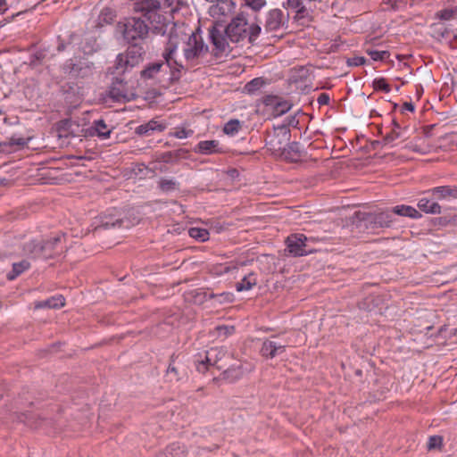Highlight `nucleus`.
Instances as JSON below:
<instances>
[{
  "label": "nucleus",
  "mask_w": 457,
  "mask_h": 457,
  "mask_svg": "<svg viewBox=\"0 0 457 457\" xmlns=\"http://www.w3.org/2000/svg\"><path fill=\"white\" fill-rule=\"evenodd\" d=\"M257 23H248L246 16L241 12L233 18L226 27L225 33L232 43H241L247 40L253 44L261 33Z\"/></svg>",
  "instance_id": "nucleus-1"
},
{
  "label": "nucleus",
  "mask_w": 457,
  "mask_h": 457,
  "mask_svg": "<svg viewBox=\"0 0 457 457\" xmlns=\"http://www.w3.org/2000/svg\"><path fill=\"white\" fill-rule=\"evenodd\" d=\"M290 137V129L287 125L275 127L267 135L266 146L274 156L278 157L280 154H283V150L285 151Z\"/></svg>",
  "instance_id": "nucleus-2"
},
{
  "label": "nucleus",
  "mask_w": 457,
  "mask_h": 457,
  "mask_svg": "<svg viewBox=\"0 0 457 457\" xmlns=\"http://www.w3.org/2000/svg\"><path fill=\"white\" fill-rule=\"evenodd\" d=\"M94 70V63L84 57L71 58L62 66L63 72L73 79L90 77Z\"/></svg>",
  "instance_id": "nucleus-3"
},
{
  "label": "nucleus",
  "mask_w": 457,
  "mask_h": 457,
  "mask_svg": "<svg viewBox=\"0 0 457 457\" xmlns=\"http://www.w3.org/2000/svg\"><path fill=\"white\" fill-rule=\"evenodd\" d=\"M178 44L179 37L177 35L170 36L162 54V56L165 59L166 66L169 67L171 71L170 78V81L179 80L180 78V71L184 68L183 65L179 63L175 58Z\"/></svg>",
  "instance_id": "nucleus-4"
},
{
  "label": "nucleus",
  "mask_w": 457,
  "mask_h": 457,
  "mask_svg": "<svg viewBox=\"0 0 457 457\" xmlns=\"http://www.w3.org/2000/svg\"><path fill=\"white\" fill-rule=\"evenodd\" d=\"M183 51L185 59L187 62H195L206 55L208 46L204 45L200 34L193 32L188 37Z\"/></svg>",
  "instance_id": "nucleus-5"
},
{
  "label": "nucleus",
  "mask_w": 457,
  "mask_h": 457,
  "mask_svg": "<svg viewBox=\"0 0 457 457\" xmlns=\"http://www.w3.org/2000/svg\"><path fill=\"white\" fill-rule=\"evenodd\" d=\"M149 28L139 18H129L123 24V37L129 43L144 39L148 34Z\"/></svg>",
  "instance_id": "nucleus-6"
},
{
  "label": "nucleus",
  "mask_w": 457,
  "mask_h": 457,
  "mask_svg": "<svg viewBox=\"0 0 457 457\" xmlns=\"http://www.w3.org/2000/svg\"><path fill=\"white\" fill-rule=\"evenodd\" d=\"M264 111L267 114L272 117H278L287 112L292 104L277 96H267L263 98Z\"/></svg>",
  "instance_id": "nucleus-7"
},
{
  "label": "nucleus",
  "mask_w": 457,
  "mask_h": 457,
  "mask_svg": "<svg viewBox=\"0 0 457 457\" xmlns=\"http://www.w3.org/2000/svg\"><path fill=\"white\" fill-rule=\"evenodd\" d=\"M142 49L135 44L125 54H120L115 62L118 72H123L128 67H133L141 60Z\"/></svg>",
  "instance_id": "nucleus-8"
},
{
  "label": "nucleus",
  "mask_w": 457,
  "mask_h": 457,
  "mask_svg": "<svg viewBox=\"0 0 457 457\" xmlns=\"http://www.w3.org/2000/svg\"><path fill=\"white\" fill-rule=\"evenodd\" d=\"M226 351L222 347H213L206 352L205 359L197 361L196 369L199 372L204 373L209 366H216L218 370H222L221 360L225 357Z\"/></svg>",
  "instance_id": "nucleus-9"
},
{
  "label": "nucleus",
  "mask_w": 457,
  "mask_h": 457,
  "mask_svg": "<svg viewBox=\"0 0 457 457\" xmlns=\"http://www.w3.org/2000/svg\"><path fill=\"white\" fill-rule=\"evenodd\" d=\"M287 346V343H281L278 341L277 336H271L270 338L263 341L260 353L262 356L265 358L273 359L285 353Z\"/></svg>",
  "instance_id": "nucleus-10"
},
{
  "label": "nucleus",
  "mask_w": 457,
  "mask_h": 457,
  "mask_svg": "<svg viewBox=\"0 0 457 457\" xmlns=\"http://www.w3.org/2000/svg\"><path fill=\"white\" fill-rule=\"evenodd\" d=\"M235 9L236 4L232 0H219L210 7L209 13L212 18L222 21L232 15Z\"/></svg>",
  "instance_id": "nucleus-11"
},
{
  "label": "nucleus",
  "mask_w": 457,
  "mask_h": 457,
  "mask_svg": "<svg viewBox=\"0 0 457 457\" xmlns=\"http://www.w3.org/2000/svg\"><path fill=\"white\" fill-rule=\"evenodd\" d=\"M307 237L303 234L291 235L287 239L289 253L294 256H303L312 251L307 248Z\"/></svg>",
  "instance_id": "nucleus-12"
},
{
  "label": "nucleus",
  "mask_w": 457,
  "mask_h": 457,
  "mask_svg": "<svg viewBox=\"0 0 457 457\" xmlns=\"http://www.w3.org/2000/svg\"><path fill=\"white\" fill-rule=\"evenodd\" d=\"M109 96L115 102H129L135 98V94L128 89L122 80L119 79L112 82Z\"/></svg>",
  "instance_id": "nucleus-13"
},
{
  "label": "nucleus",
  "mask_w": 457,
  "mask_h": 457,
  "mask_svg": "<svg viewBox=\"0 0 457 457\" xmlns=\"http://www.w3.org/2000/svg\"><path fill=\"white\" fill-rule=\"evenodd\" d=\"M160 11L161 10H152L151 8L144 6L137 12H141L144 17H145L147 21H150L154 30H155L157 33H164V28L166 26L167 20L162 14L159 13Z\"/></svg>",
  "instance_id": "nucleus-14"
},
{
  "label": "nucleus",
  "mask_w": 457,
  "mask_h": 457,
  "mask_svg": "<svg viewBox=\"0 0 457 457\" xmlns=\"http://www.w3.org/2000/svg\"><path fill=\"white\" fill-rule=\"evenodd\" d=\"M193 296L195 297V302L198 303H202L204 301L210 299H215L220 304L231 303L234 299V295L231 293H221V294H207L205 292L201 291H193L191 292Z\"/></svg>",
  "instance_id": "nucleus-15"
},
{
  "label": "nucleus",
  "mask_w": 457,
  "mask_h": 457,
  "mask_svg": "<svg viewBox=\"0 0 457 457\" xmlns=\"http://www.w3.org/2000/svg\"><path fill=\"white\" fill-rule=\"evenodd\" d=\"M284 13L280 9L270 10L266 17L265 29L275 31L284 25Z\"/></svg>",
  "instance_id": "nucleus-16"
},
{
  "label": "nucleus",
  "mask_w": 457,
  "mask_h": 457,
  "mask_svg": "<svg viewBox=\"0 0 457 457\" xmlns=\"http://www.w3.org/2000/svg\"><path fill=\"white\" fill-rule=\"evenodd\" d=\"M210 37L212 39V42L213 46H215V49L217 53H215V55H218L219 54H223L228 51V37L227 35H223L220 30L213 28L210 31Z\"/></svg>",
  "instance_id": "nucleus-17"
},
{
  "label": "nucleus",
  "mask_w": 457,
  "mask_h": 457,
  "mask_svg": "<svg viewBox=\"0 0 457 457\" xmlns=\"http://www.w3.org/2000/svg\"><path fill=\"white\" fill-rule=\"evenodd\" d=\"M62 237V235H57L47 240L41 241L43 258L53 257L57 253L58 245L61 244Z\"/></svg>",
  "instance_id": "nucleus-18"
},
{
  "label": "nucleus",
  "mask_w": 457,
  "mask_h": 457,
  "mask_svg": "<svg viewBox=\"0 0 457 457\" xmlns=\"http://www.w3.org/2000/svg\"><path fill=\"white\" fill-rule=\"evenodd\" d=\"M368 220L374 224L376 228L390 227L393 222V214L386 212L368 214Z\"/></svg>",
  "instance_id": "nucleus-19"
},
{
  "label": "nucleus",
  "mask_w": 457,
  "mask_h": 457,
  "mask_svg": "<svg viewBox=\"0 0 457 457\" xmlns=\"http://www.w3.org/2000/svg\"><path fill=\"white\" fill-rule=\"evenodd\" d=\"M278 157L286 161L295 162L300 157L299 144L288 142L285 151L283 150V154H280Z\"/></svg>",
  "instance_id": "nucleus-20"
},
{
  "label": "nucleus",
  "mask_w": 457,
  "mask_h": 457,
  "mask_svg": "<svg viewBox=\"0 0 457 457\" xmlns=\"http://www.w3.org/2000/svg\"><path fill=\"white\" fill-rule=\"evenodd\" d=\"M122 220L115 218L113 215H104L99 217V223L95 227V230L100 228L108 229L112 228H120L121 226Z\"/></svg>",
  "instance_id": "nucleus-21"
},
{
  "label": "nucleus",
  "mask_w": 457,
  "mask_h": 457,
  "mask_svg": "<svg viewBox=\"0 0 457 457\" xmlns=\"http://www.w3.org/2000/svg\"><path fill=\"white\" fill-rule=\"evenodd\" d=\"M165 129V125L157 120H152L147 123L142 124L136 129V133L140 136L149 135L151 131L158 130L162 131Z\"/></svg>",
  "instance_id": "nucleus-22"
},
{
  "label": "nucleus",
  "mask_w": 457,
  "mask_h": 457,
  "mask_svg": "<svg viewBox=\"0 0 457 457\" xmlns=\"http://www.w3.org/2000/svg\"><path fill=\"white\" fill-rule=\"evenodd\" d=\"M26 255L31 258H43V250L41 241L31 240L27 242L23 246Z\"/></svg>",
  "instance_id": "nucleus-23"
},
{
  "label": "nucleus",
  "mask_w": 457,
  "mask_h": 457,
  "mask_svg": "<svg viewBox=\"0 0 457 457\" xmlns=\"http://www.w3.org/2000/svg\"><path fill=\"white\" fill-rule=\"evenodd\" d=\"M156 7L150 6L152 10H162L165 13L173 14L179 10V3L176 0H154Z\"/></svg>",
  "instance_id": "nucleus-24"
},
{
  "label": "nucleus",
  "mask_w": 457,
  "mask_h": 457,
  "mask_svg": "<svg viewBox=\"0 0 457 457\" xmlns=\"http://www.w3.org/2000/svg\"><path fill=\"white\" fill-rule=\"evenodd\" d=\"M196 151L202 154H215V153H220V150L219 148V141H217V140L200 141L197 145Z\"/></svg>",
  "instance_id": "nucleus-25"
},
{
  "label": "nucleus",
  "mask_w": 457,
  "mask_h": 457,
  "mask_svg": "<svg viewBox=\"0 0 457 457\" xmlns=\"http://www.w3.org/2000/svg\"><path fill=\"white\" fill-rule=\"evenodd\" d=\"M65 304V299L62 295L53 296L46 301H41L36 303L35 307L38 308H50L58 309Z\"/></svg>",
  "instance_id": "nucleus-26"
},
{
  "label": "nucleus",
  "mask_w": 457,
  "mask_h": 457,
  "mask_svg": "<svg viewBox=\"0 0 457 457\" xmlns=\"http://www.w3.org/2000/svg\"><path fill=\"white\" fill-rule=\"evenodd\" d=\"M257 284V278L255 274L249 273L244 276V278L236 284V289L238 292L248 291L252 289Z\"/></svg>",
  "instance_id": "nucleus-27"
},
{
  "label": "nucleus",
  "mask_w": 457,
  "mask_h": 457,
  "mask_svg": "<svg viewBox=\"0 0 457 457\" xmlns=\"http://www.w3.org/2000/svg\"><path fill=\"white\" fill-rule=\"evenodd\" d=\"M418 207L426 213L439 214L441 212V206L427 198H421L418 203Z\"/></svg>",
  "instance_id": "nucleus-28"
},
{
  "label": "nucleus",
  "mask_w": 457,
  "mask_h": 457,
  "mask_svg": "<svg viewBox=\"0 0 457 457\" xmlns=\"http://www.w3.org/2000/svg\"><path fill=\"white\" fill-rule=\"evenodd\" d=\"M392 212L400 216L418 219L421 214L413 207L409 205H397L392 209Z\"/></svg>",
  "instance_id": "nucleus-29"
},
{
  "label": "nucleus",
  "mask_w": 457,
  "mask_h": 457,
  "mask_svg": "<svg viewBox=\"0 0 457 457\" xmlns=\"http://www.w3.org/2000/svg\"><path fill=\"white\" fill-rule=\"evenodd\" d=\"M95 133L102 138H108L112 132V129L102 119L95 120L92 126Z\"/></svg>",
  "instance_id": "nucleus-30"
},
{
  "label": "nucleus",
  "mask_w": 457,
  "mask_h": 457,
  "mask_svg": "<svg viewBox=\"0 0 457 457\" xmlns=\"http://www.w3.org/2000/svg\"><path fill=\"white\" fill-rule=\"evenodd\" d=\"M185 456H186L185 446L179 443L171 444L166 449L165 453L162 454V457H185Z\"/></svg>",
  "instance_id": "nucleus-31"
},
{
  "label": "nucleus",
  "mask_w": 457,
  "mask_h": 457,
  "mask_svg": "<svg viewBox=\"0 0 457 457\" xmlns=\"http://www.w3.org/2000/svg\"><path fill=\"white\" fill-rule=\"evenodd\" d=\"M29 267V262L25 260L13 263L12 271L7 274V278L9 280L15 279L19 275L27 270Z\"/></svg>",
  "instance_id": "nucleus-32"
},
{
  "label": "nucleus",
  "mask_w": 457,
  "mask_h": 457,
  "mask_svg": "<svg viewBox=\"0 0 457 457\" xmlns=\"http://www.w3.org/2000/svg\"><path fill=\"white\" fill-rule=\"evenodd\" d=\"M163 66L164 63L162 62H154L141 71V77L144 79H154Z\"/></svg>",
  "instance_id": "nucleus-33"
},
{
  "label": "nucleus",
  "mask_w": 457,
  "mask_h": 457,
  "mask_svg": "<svg viewBox=\"0 0 457 457\" xmlns=\"http://www.w3.org/2000/svg\"><path fill=\"white\" fill-rule=\"evenodd\" d=\"M393 129L383 137L385 145L393 143L395 139L400 138L402 136L401 127L396 120L392 121Z\"/></svg>",
  "instance_id": "nucleus-34"
},
{
  "label": "nucleus",
  "mask_w": 457,
  "mask_h": 457,
  "mask_svg": "<svg viewBox=\"0 0 457 457\" xmlns=\"http://www.w3.org/2000/svg\"><path fill=\"white\" fill-rule=\"evenodd\" d=\"M433 193L438 195V198H445L447 196H453L457 198V187H451L448 186H442L433 188Z\"/></svg>",
  "instance_id": "nucleus-35"
},
{
  "label": "nucleus",
  "mask_w": 457,
  "mask_h": 457,
  "mask_svg": "<svg viewBox=\"0 0 457 457\" xmlns=\"http://www.w3.org/2000/svg\"><path fill=\"white\" fill-rule=\"evenodd\" d=\"M188 235L199 242H205L209 239V231L201 228H190L187 231Z\"/></svg>",
  "instance_id": "nucleus-36"
},
{
  "label": "nucleus",
  "mask_w": 457,
  "mask_h": 457,
  "mask_svg": "<svg viewBox=\"0 0 457 457\" xmlns=\"http://www.w3.org/2000/svg\"><path fill=\"white\" fill-rule=\"evenodd\" d=\"M457 7L445 8L436 12V17L442 21H451L456 17Z\"/></svg>",
  "instance_id": "nucleus-37"
},
{
  "label": "nucleus",
  "mask_w": 457,
  "mask_h": 457,
  "mask_svg": "<svg viewBox=\"0 0 457 457\" xmlns=\"http://www.w3.org/2000/svg\"><path fill=\"white\" fill-rule=\"evenodd\" d=\"M240 128L241 125L238 120H230L225 124L223 131L225 134L232 136L237 133Z\"/></svg>",
  "instance_id": "nucleus-38"
},
{
  "label": "nucleus",
  "mask_w": 457,
  "mask_h": 457,
  "mask_svg": "<svg viewBox=\"0 0 457 457\" xmlns=\"http://www.w3.org/2000/svg\"><path fill=\"white\" fill-rule=\"evenodd\" d=\"M287 4L288 7L296 10V12L300 14L302 17L304 16L306 12V8L303 4V0H287Z\"/></svg>",
  "instance_id": "nucleus-39"
},
{
  "label": "nucleus",
  "mask_w": 457,
  "mask_h": 457,
  "mask_svg": "<svg viewBox=\"0 0 457 457\" xmlns=\"http://www.w3.org/2000/svg\"><path fill=\"white\" fill-rule=\"evenodd\" d=\"M263 84H264V82H263L262 79L256 78V79H252L250 82H248L245 86V89L248 93H254L256 90H258L260 87H262Z\"/></svg>",
  "instance_id": "nucleus-40"
},
{
  "label": "nucleus",
  "mask_w": 457,
  "mask_h": 457,
  "mask_svg": "<svg viewBox=\"0 0 457 457\" xmlns=\"http://www.w3.org/2000/svg\"><path fill=\"white\" fill-rule=\"evenodd\" d=\"M373 87L376 90H381L386 93L390 91V86L384 78L377 79L373 81Z\"/></svg>",
  "instance_id": "nucleus-41"
},
{
  "label": "nucleus",
  "mask_w": 457,
  "mask_h": 457,
  "mask_svg": "<svg viewBox=\"0 0 457 457\" xmlns=\"http://www.w3.org/2000/svg\"><path fill=\"white\" fill-rule=\"evenodd\" d=\"M367 53L374 61H382L389 56L386 51L368 50Z\"/></svg>",
  "instance_id": "nucleus-42"
},
{
  "label": "nucleus",
  "mask_w": 457,
  "mask_h": 457,
  "mask_svg": "<svg viewBox=\"0 0 457 457\" xmlns=\"http://www.w3.org/2000/svg\"><path fill=\"white\" fill-rule=\"evenodd\" d=\"M247 6L258 12L266 5V0H245Z\"/></svg>",
  "instance_id": "nucleus-43"
},
{
  "label": "nucleus",
  "mask_w": 457,
  "mask_h": 457,
  "mask_svg": "<svg viewBox=\"0 0 457 457\" xmlns=\"http://www.w3.org/2000/svg\"><path fill=\"white\" fill-rule=\"evenodd\" d=\"M167 376L170 378V380H179L180 378L179 377V370L178 368L173 364V362H170L168 370H167Z\"/></svg>",
  "instance_id": "nucleus-44"
},
{
  "label": "nucleus",
  "mask_w": 457,
  "mask_h": 457,
  "mask_svg": "<svg viewBox=\"0 0 457 457\" xmlns=\"http://www.w3.org/2000/svg\"><path fill=\"white\" fill-rule=\"evenodd\" d=\"M19 420L21 421V422H24L26 423L28 426L33 428H37L38 426L35 423L34 421V418L29 414H25V413H21L19 417H18Z\"/></svg>",
  "instance_id": "nucleus-45"
},
{
  "label": "nucleus",
  "mask_w": 457,
  "mask_h": 457,
  "mask_svg": "<svg viewBox=\"0 0 457 457\" xmlns=\"http://www.w3.org/2000/svg\"><path fill=\"white\" fill-rule=\"evenodd\" d=\"M442 444V438L440 436H430L428 444V448L429 450L436 449L439 447Z\"/></svg>",
  "instance_id": "nucleus-46"
},
{
  "label": "nucleus",
  "mask_w": 457,
  "mask_h": 457,
  "mask_svg": "<svg viewBox=\"0 0 457 457\" xmlns=\"http://www.w3.org/2000/svg\"><path fill=\"white\" fill-rule=\"evenodd\" d=\"M193 134V130H187L185 129H178L174 133L173 136L177 138L183 139L190 137Z\"/></svg>",
  "instance_id": "nucleus-47"
},
{
  "label": "nucleus",
  "mask_w": 457,
  "mask_h": 457,
  "mask_svg": "<svg viewBox=\"0 0 457 457\" xmlns=\"http://www.w3.org/2000/svg\"><path fill=\"white\" fill-rule=\"evenodd\" d=\"M161 188L162 190H171L175 188L176 182L171 179H164L161 181Z\"/></svg>",
  "instance_id": "nucleus-48"
},
{
  "label": "nucleus",
  "mask_w": 457,
  "mask_h": 457,
  "mask_svg": "<svg viewBox=\"0 0 457 457\" xmlns=\"http://www.w3.org/2000/svg\"><path fill=\"white\" fill-rule=\"evenodd\" d=\"M366 62V59L362 56H357L353 57L352 59L348 60V64L351 66H360L364 64Z\"/></svg>",
  "instance_id": "nucleus-49"
},
{
  "label": "nucleus",
  "mask_w": 457,
  "mask_h": 457,
  "mask_svg": "<svg viewBox=\"0 0 457 457\" xmlns=\"http://www.w3.org/2000/svg\"><path fill=\"white\" fill-rule=\"evenodd\" d=\"M182 153H183L182 150H179V151L174 152V153L169 152V153H167V154H165L163 155L162 159H163L164 162H170V158L172 156H175L176 158H179L181 155Z\"/></svg>",
  "instance_id": "nucleus-50"
},
{
  "label": "nucleus",
  "mask_w": 457,
  "mask_h": 457,
  "mask_svg": "<svg viewBox=\"0 0 457 457\" xmlns=\"http://www.w3.org/2000/svg\"><path fill=\"white\" fill-rule=\"evenodd\" d=\"M105 16L104 21L107 22H111L113 20V13L111 10L105 9L102 11L101 16Z\"/></svg>",
  "instance_id": "nucleus-51"
},
{
  "label": "nucleus",
  "mask_w": 457,
  "mask_h": 457,
  "mask_svg": "<svg viewBox=\"0 0 457 457\" xmlns=\"http://www.w3.org/2000/svg\"><path fill=\"white\" fill-rule=\"evenodd\" d=\"M317 101L320 105L328 104L329 102V96L327 94L322 93L319 96Z\"/></svg>",
  "instance_id": "nucleus-52"
},
{
  "label": "nucleus",
  "mask_w": 457,
  "mask_h": 457,
  "mask_svg": "<svg viewBox=\"0 0 457 457\" xmlns=\"http://www.w3.org/2000/svg\"><path fill=\"white\" fill-rule=\"evenodd\" d=\"M217 330L219 331L220 334L222 333L223 335L227 336L231 333L233 328H228L227 326H219L217 327Z\"/></svg>",
  "instance_id": "nucleus-53"
},
{
  "label": "nucleus",
  "mask_w": 457,
  "mask_h": 457,
  "mask_svg": "<svg viewBox=\"0 0 457 457\" xmlns=\"http://www.w3.org/2000/svg\"><path fill=\"white\" fill-rule=\"evenodd\" d=\"M11 144L17 145H26V140L22 137H19V138L12 137Z\"/></svg>",
  "instance_id": "nucleus-54"
},
{
  "label": "nucleus",
  "mask_w": 457,
  "mask_h": 457,
  "mask_svg": "<svg viewBox=\"0 0 457 457\" xmlns=\"http://www.w3.org/2000/svg\"><path fill=\"white\" fill-rule=\"evenodd\" d=\"M404 110L413 112L414 111V105L411 102H405L403 105Z\"/></svg>",
  "instance_id": "nucleus-55"
},
{
  "label": "nucleus",
  "mask_w": 457,
  "mask_h": 457,
  "mask_svg": "<svg viewBox=\"0 0 457 457\" xmlns=\"http://www.w3.org/2000/svg\"><path fill=\"white\" fill-rule=\"evenodd\" d=\"M7 10V4L5 0H0V12L4 13Z\"/></svg>",
  "instance_id": "nucleus-56"
},
{
  "label": "nucleus",
  "mask_w": 457,
  "mask_h": 457,
  "mask_svg": "<svg viewBox=\"0 0 457 457\" xmlns=\"http://www.w3.org/2000/svg\"><path fill=\"white\" fill-rule=\"evenodd\" d=\"M401 0H384L385 3L386 4H389L391 5H395L398 2H400Z\"/></svg>",
  "instance_id": "nucleus-57"
},
{
  "label": "nucleus",
  "mask_w": 457,
  "mask_h": 457,
  "mask_svg": "<svg viewBox=\"0 0 457 457\" xmlns=\"http://www.w3.org/2000/svg\"><path fill=\"white\" fill-rule=\"evenodd\" d=\"M137 57V54H131L129 55V60H135Z\"/></svg>",
  "instance_id": "nucleus-58"
},
{
  "label": "nucleus",
  "mask_w": 457,
  "mask_h": 457,
  "mask_svg": "<svg viewBox=\"0 0 457 457\" xmlns=\"http://www.w3.org/2000/svg\"><path fill=\"white\" fill-rule=\"evenodd\" d=\"M62 49H63V46H58V50H59V51H61V50H62Z\"/></svg>",
  "instance_id": "nucleus-59"
},
{
  "label": "nucleus",
  "mask_w": 457,
  "mask_h": 457,
  "mask_svg": "<svg viewBox=\"0 0 457 457\" xmlns=\"http://www.w3.org/2000/svg\"><path fill=\"white\" fill-rule=\"evenodd\" d=\"M2 113V111L0 110V114Z\"/></svg>",
  "instance_id": "nucleus-60"
},
{
  "label": "nucleus",
  "mask_w": 457,
  "mask_h": 457,
  "mask_svg": "<svg viewBox=\"0 0 457 457\" xmlns=\"http://www.w3.org/2000/svg\"><path fill=\"white\" fill-rule=\"evenodd\" d=\"M160 457H162V455Z\"/></svg>",
  "instance_id": "nucleus-61"
}]
</instances>
